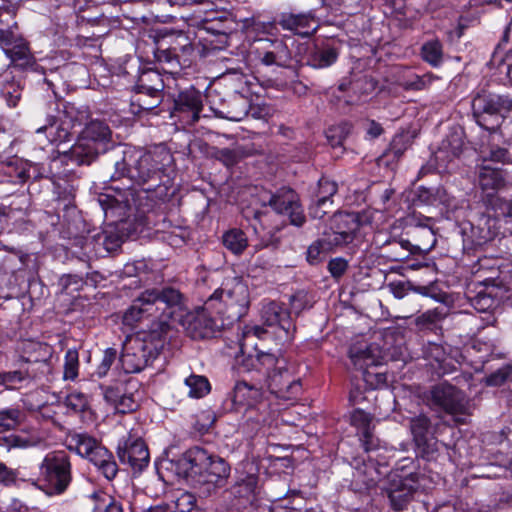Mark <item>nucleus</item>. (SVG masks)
Masks as SVG:
<instances>
[{"mask_svg": "<svg viewBox=\"0 0 512 512\" xmlns=\"http://www.w3.org/2000/svg\"><path fill=\"white\" fill-rule=\"evenodd\" d=\"M171 153L164 148L143 152L127 147L122 152V158L115 162L113 180L127 178L137 185H147L149 191L163 182L165 170L172 164Z\"/></svg>", "mask_w": 512, "mask_h": 512, "instance_id": "1", "label": "nucleus"}, {"mask_svg": "<svg viewBox=\"0 0 512 512\" xmlns=\"http://www.w3.org/2000/svg\"><path fill=\"white\" fill-rule=\"evenodd\" d=\"M183 295L173 287L150 288L142 291L123 315V323L133 327L145 318H153L148 330L157 329L164 322L167 332L170 330L168 320L176 308H180Z\"/></svg>", "mask_w": 512, "mask_h": 512, "instance_id": "2", "label": "nucleus"}, {"mask_svg": "<svg viewBox=\"0 0 512 512\" xmlns=\"http://www.w3.org/2000/svg\"><path fill=\"white\" fill-rule=\"evenodd\" d=\"M182 461L187 466V476L195 480L199 492L204 496L224 486L230 474V466L224 459L208 454L200 447L188 450Z\"/></svg>", "mask_w": 512, "mask_h": 512, "instance_id": "3", "label": "nucleus"}, {"mask_svg": "<svg viewBox=\"0 0 512 512\" xmlns=\"http://www.w3.org/2000/svg\"><path fill=\"white\" fill-rule=\"evenodd\" d=\"M166 337L167 326L164 322L158 324L155 330H142L127 336L120 356L122 369L126 373L140 372L158 355Z\"/></svg>", "mask_w": 512, "mask_h": 512, "instance_id": "4", "label": "nucleus"}, {"mask_svg": "<svg viewBox=\"0 0 512 512\" xmlns=\"http://www.w3.org/2000/svg\"><path fill=\"white\" fill-rule=\"evenodd\" d=\"M249 305V289L240 278L226 281L207 299V307H215L216 313L223 315L229 322L240 320Z\"/></svg>", "mask_w": 512, "mask_h": 512, "instance_id": "5", "label": "nucleus"}, {"mask_svg": "<svg viewBox=\"0 0 512 512\" xmlns=\"http://www.w3.org/2000/svg\"><path fill=\"white\" fill-rule=\"evenodd\" d=\"M283 360L278 359L271 353H257L255 357L249 355L243 359L242 367L249 371L251 367L261 366L270 379L269 388L277 397L291 399L301 390L299 381L294 380L286 369H283Z\"/></svg>", "mask_w": 512, "mask_h": 512, "instance_id": "6", "label": "nucleus"}, {"mask_svg": "<svg viewBox=\"0 0 512 512\" xmlns=\"http://www.w3.org/2000/svg\"><path fill=\"white\" fill-rule=\"evenodd\" d=\"M110 138L109 126L102 121L93 120L85 126L76 143L63 156L77 165H89L99 153L105 151V145Z\"/></svg>", "mask_w": 512, "mask_h": 512, "instance_id": "7", "label": "nucleus"}, {"mask_svg": "<svg viewBox=\"0 0 512 512\" xmlns=\"http://www.w3.org/2000/svg\"><path fill=\"white\" fill-rule=\"evenodd\" d=\"M471 106L477 124L494 131L512 110V98L482 90L474 96Z\"/></svg>", "mask_w": 512, "mask_h": 512, "instance_id": "8", "label": "nucleus"}, {"mask_svg": "<svg viewBox=\"0 0 512 512\" xmlns=\"http://www.w3.org/2000/svg\"><path fill=\"white\" fill-rule=\"evenodd\" d=\"M39 470L43 489L50 496L63 494L72 481L70 458L64 451L48 453L42 460Z\"/></svg>", "mask_w": 512, "mask_h": 512, "instance_id": "9", "label": "nucleus"}, {"mask_svg": "<svg viewBox=\"0 0 512 512\" xmlns=\"http://www.w3.org/2000/svg\"><path fill=\"white\" fill-rule=\"evenodd\" d=\"M428 403L452 415L458 424H465L471 406L465 393L448 383L435 385L429 392Z\"/></svg>", "mask_w": 512, "mask_h": 512, "instance_id": "10", "label": "nucleus"}, {"mask_svg": "<svg viewBox=\"0 0 512 512\" xmlns=\"http://www.w3.org/2000/svg\"><path fill=\"white\" fill-rule=\"evenodd\" d=\"M262 201L263 205H269L276 213L288 216L292 225L300 227L304 224L303 209L298 195L293 190L282 188L275 194L265 193Z\"/></svg>", "mask_w": 512, "mask_h": 512, "instance_id": "11", "label": "nucleus"}, {"mask_svg": "<svg viewBox=\"0 0 512 512\" xmlns=\"http://www.w3.org/2000/svg\"><path fill=\"white\" fill-rule=\"evenodd\" d=\"M215 307H207V301L204 306L198 308L195 313L188 318L187 331L194 339L211 337L224 325L223 319L212 316Z\"/></svg>", "mask_w": 512, "mask_h": 512, "instance_id": "12", "label": "nucleus"}, {"mask_svg": "<svg viewBox=\"0 0 512 512\" xmlns=\"http://www.w3.org/2000/svg\"><path fill=\"white\" fill-rule=\"evenodd\" d=\"M0 44L6 46L13 44L12 48L5 49L4 52L15 66L27 68L35 64V58L27 43L21 39L18 40L12 28L0 27Z\"/></svg>", "mask_w": 512, "mask_h": 512, "instance_id": "13", "label": "nucleus"}, {"mask_svg": "<svg viewBox=\"0 0 512 512\" xmlns=\"http://www.w3.org/2000/svg\"><path fill=\"white\" fill-rule=\"evenodd\" d=\"M118 456L122 463L128 464L134 471H142L150 461L148 447L141 437L130 434L123 447H119Z\"/></svg>", "mask_w": 512, "mask_h": 512, "instance_id": "14", "label": "nucleus"}, {"mask_svg": "<svg viewBox=\"0 0 512 512\" xmlns=\"http://www.w3.org/2000/svg\"><path fill=\"white\" fill-rule=\"evenodd\" d=\"M349 356L353 365L363 371L366 381L370 373L367 369L381 365L385 359V353L377 343L355 344L349 350Z\"/></svg>", "mask_w": 512, "mask_h": 512, "instance_id": "15", "label": "nucleus"}, {"mask_svg": "<svg viewBox=\"0 0 512 512\" xmlns=\"http://www.w3.org/2000/svg\"><path fill=\"white\" fill-rule=\"evenodd\" d=\"M202 109L201 93L194 88L180 92L175 99V111L182 114L181 120L187 125H194L199 120Z\"/></svg>", "mask_w": 512, "mask_h": 512, "instance_id": "16", "label": "nucleus"}, {"mask_svg": "<svg viewBox=\"0 0 512 512\" xmlns=\"http://www.w3.org/2000/svg\"><path fill=\"white\" fill-rule=\"evenodd\" d=\"M430 420L424 415L417 416L411 420V431L417 448L423 456L433 457L437 448V440L429 433Z\"/></svg>", "mask_w": 512, "mask_h": 512, "instance_id": "17", "label": "nucleus"}, {"mask_svg": "<svg viewBox=\"0 0 512 512\" xmlns=\"http://www.w3.org/2000/svg\"><path fill=\"white\" fill-rule=\"evenodd\" d=\"M334 225L335 230L327 234L332 240L339 242V247L351 243L360 227L358 217L354 213H340L335 215Z\"/></svg>", "mask_w": 512, "mask_h": 512, "instance_id": "18", "label": "nucleus"}, {"mask_svg": "<svg viewBox=\"0 0 512 512\" xmlns=\"http://www.w3.org/2000/svg\"><path fill=\"white\" fill-rule=\"evenodd\" d=\"M261 317L268 326H278L286 335L294 330L290 312L280 303L269 301L263 304L261 309Z\"/></svg>", "mask_w": 512, "mask_h": 512, "instance_id": "19", "label": "nucleus"}, {"mask_svg": "<svg viewBox=\"0 0 512 512\" xmlns=\"http://www.w3.org/2000/svg\"><path fill=\"white\" fill-rule=\"evenodd\" d=\"M350 421L359 431L365 450L371 452L378 449L379 441L372 432V416L361 409H356L352 412Z\"/></svg>", "mask_w": 512, "mask_h": 512, "instance_id": "20", "label": "nucleus"}, {"mask_svg": "<svg viewBox=\"0 0 512 512\" xmlns=\"http://www.w3.org/2000/svg\"><path fill=\"white\" fill-rule=\"evenodd\" d=\"M408 221L411 225L419 227V229L416 231L418 240L413 245V248L422 253H428L431 251L436 244V237L430 226L431 218L419 217L413 213L408 218Z\"/></svg>", "mask_w": 512, "mask_h": 512, "instance_id": "21", "label": "nucleus"}, {"mask_svg": "<svg viewBox=\"0 0 512 512\" xmlns=\"http://www.w3.org/2000/svg\"><path fill=\"white\" fill-rule=\"evenodd\" d=\"M31 170H36L35 165L19 158L0 164V171L7 181L18 185H23L32 177Z\"/></svg>", "mask_w": 512, "mask_h": 512, "instance_id": "22", "label": "nucleus"}, {"mask_svg": "<svg viewBox=\"0 0 512 512\" xmlns=\"http://www.w3.org/2000/svg\"><path fill=\"white\" fill-rule=\"evenodd\" d=\"M271 424V417L266 405L246 408L244 421L241 424L243 433L253 436L260 432L266 425Z\"/></svg>", "mask_w": 512, "mask_h": 512, "instance_id": "23", "label": "nucleus"}, {"mask_svg": "<svg viewBox=\"0 0 512 512\" xmlns=\"http://www.w3.org/2000/svg\"><path fill=\"white\" fill-rule=\"evenodd\" d=\"M382 455L377 454L375 457L369 456L367 461H364L363 467L358 468L357 473L363 476V483L367 487L375 486L378 481L388 473L389 462L382 461Z\"/></svg>", "mask_w": 512, "mask_h": 512, "instance_id": "24", "label": "nucleus"}, {"mask_svg": "<svg viewBox=\"0 0 512 512\" xmlns=\"http://www.w3.org/2000/svg\"><path fill=\"white\" fill-rule=\"evenodd\" d=\"M164 88L163 80L159 73L155 71L145 72L139 79L137 89L142 93L151 95V102L145 103L146 108H155L162 101L161 92Z\"/></svg>", "mask_w": 512, "mask_h": 512, "instance_id": "25", "label": "nucleus"}, {"mask_svg": "<svg viewBox=\"0 0 512 512\" xmlns=\"http://www.w3.org/2000/svg\"><path fill=\"white\" fill-rule=\"evenodd\" d=\"M477 174L480 188L489 195L504 186L502 171L490 164H478Z\"/></svg>", "mask_w": 512, "mask_h": 512, "instance_id": "26", "label": "nucleus"}, {"mask_svg": "<svg viewBox=\"0 0 512 512\" xmlns=\"http://www.w3.org/2000/svg\"><path fill=\"white\" fill-rule=\"evenodd\" d=\"M261 397L260 388L255 385H250L245 381H239L235 384L232 393V403L235 410L244 406L254 407V403Z\"/></svg>", "mask_w": 512, "mask_h": 512, "instance_id": "27", "label": "nucleus"}, {"mask_svg": "<svg viewBox=\"0 0 512 512\" xmlns=\"http://www.w3.org/2000/svg\"><path fill=\"white\" fill-rule=\"evenodd\" d=\"M87 458L108 480L116 476L118 468L113 455L102 445L99 444Z\"/></svg>", "mask_w": 512, "mask_h": 512, "instance_id": "28", "label": "nucleus"}, {"mask_svg": "<svg viewBox=\"0 0 512 512\" xmlns=\"http://www.w3.org/2000/svg\"><path fill=\"white\" fill-rule=\"evenodd\" d=\"M337 247H339V242L332 240L326 233L322 238L314 241L308 247L306 259L311 265L319 264L325 259L328 253Z\"/></svg>", "mask_w": 512, "mask_h": 512, "instance_id": "29", "label": "nucleus"}, {"mask_svg": "<svg viewBox=\"0 0 512 512\" xmlns=\"http://www.w3.org/2000/svg\"><path fill=\"white\" fill-rule=\"evenodd\" d=\"M415 481L411 478H405L404 482L397 488L389 492V498L392 507L397 510H403L410 502L416 491Z\"/></svg>", "mask_w": 512, "mask_h": 512, "instance_id": "30", "label": "nucleus"}, {"mask_svg": "<svg viewBox=\"0 0 512 512\" xmlns=\"http://www.w3.org/2000/svg\"><path fill=\"white\" fill-rule=\"evenodd\" d=\"M289 60V52L287 46L280 40L270 43V49L260 54V61L264 65L284 66Z\"/></svg>", "mask_w": 512, "mask_h": 512, "instance_id": "31", "label": "nucleus"}, {"mask_svg": "<svg viewBox=\"0 0 512 512\" xmlns=\"http://www.w3.org/2000/svg\"><path fill=\"white\" fill-rule=\"evenodd\" d=\"M105 399L114 405L119 413H129L138 407L133 395L123 394L118 389L108 388L105 392Z\"/></svg>", "mask_w": 512, "mask_h": 512, "instance_id": "32", "label": "nucleus"}, {"mask_svg": "<svg viewBox=\"0 0 512 512\" xmlns=\"http://www.w3.org/2000/svg\"><path fill=\"white\" fill-rule=\"evenodd\" d=\"M99 443L86 433H74L69 437L68 449L82 457H88Z\"/></svg>", "mask_w": 512, "mask_h": 512, "instance_id": "33", "label": "nucleus"}, {"mask_svg": "<svg viewBox=\"0 0 512 512\" xmlns=\"http://www.w3.org/2000/svg\"><path fill=\"white\" fill-rule=\"evenodd\" d=\"M223 245L232 253L241 254L248 245V239L245 233L239 229H231L222 237Z\"/></svg>", "mask_w": 512, "mask_h": 512, "instance_id": "34", "label": "nucleus"}, {"mask_svg": "<svg viewBox=\"0 0 512 512\" xmlns=\"http://www.w3.org/2000/svg\"><path fill=\"white\" fill-rule=\"evenodd\" d=\"M185 386L188 388V396L191 398H202L210 391V384L206 377L192 374L185 379Z\"/></svg>", "mask_w": 512, "mask_h": 512, "instance_id": "35", "label": "nucleus"}, {"mask_svg": "<svg viewBox=\"0 0 512 512\" xmlns=\"http://www.w3.org/2000/svg\"><path fill=\"white\" fill-rule=\"evenodd\" d=\"M421 55L424 61L432 66H438L443 59L442 45L438 40H431L423 44Z\"/></svg>", "mask_w": 512, "mask_h": 512, "instance_id": "36", "label": "nucleus"}, {"mask_svg": "<svg viewBox=\"0 0 512 512\" xmlns=\"http://www.w3.org/2000/svg\"><path fill=\"white\" fill-rule=\"evenodd\" d=\"M338 58L334 48L318 49L312 53L310 63L314 68H326L331 66Z\"/></svg>", "mask_w": 512, "mask_h": 512, "instance_id": "37", "label": "nucleus"}, {"mask_svg": "<svg viewBox=\"0 0 512 512\" xmlns=\"http://www.w3.org/2000/svg\"><path fill=\"white\" fill-rule=\"evenodd\" d=\"M22 412L18 408L0 410V432L15 429L22 421Z\"/></svg>", "mask_w": 512, "mask_h": 512, "instance_id": "38", "label": "nucleus"}, {"mask_svg": "<svg viewBox=\"0 0 512 512\" xmlns=\"http://www.w3.org/2000/svg\"><path fill=\"white\" fill-rule=\"evenodd\" d=\"M257 486V477L254 474H248L239 478L233 486V494L240 498L250 497Z\"/></svg>", "mask_w": 512, "mask_h": 512, "instance_id": "39", "label": "nucleus"}, {"mask_svg": "<svg viewBox=\"0 0 512 512\" xmlns=\"http://www.w3.org/2000/svg\"><path fill=\"white\" fill-rule=\"evenodd\" d=\"M79 371V355L76 349H68L64 359V380H75Z\"/></svg>", "mask_w": 512, "mask_h": 512, "instance_id": "40", "label": "nucleus"}, {"mask_svg": "<svg viewBox=\"0 0 512 512\" xmlns=\"http://www.w3.org/2000/svg\"><path fill=\"white\" fill-rule=\"evenodd\" d=\"M441 146L448 149L452 156H460L464 149V139L462 131L451 132L442 142Z\"/></svg>", "mask_w": 512, "mask_h": 512, "instance_id": "41", "label": "nucleus"}, {"mask_svg": "<svg viewBox=\"0 0 512 512\" xmlns=\"http://www.w3.org/2000/svg\"><path fill=\"white\" fill-rule=\"evenodd\" d=\"M18 6L9 0H0V25L6 28L16 26L14 21Z\"/></svg>", "mask_w": 512, "mask_h": 512, "instance_id": "42", "label": "nucleus"}, {"mask_svg": "<svg viewBox=\"0 0 512 512\" xmlns=\"http://www.w3.org/2000/svg\"><path fill=\"white\" fill-rule=\"evenodd\" d=\"M417 195L419 201L422 203L427 205H435L438 202H442L444 200L445 193L440 188L419 187Z\"/></svg>", "mask_w": 512, "mask_h": 512, "instance_id": "43", "label": "nucleus"}, {"mask_svg": "<svg viewBox=\"0 0 512 512\" xmlns=\"http://www.w3.org/2000/svg\"><path fill=\"white\" fill-rule=\"evenodd\" d=\"M481 164L488 162L504 163L508 159V151L501 147H491L489 150H480Z\"/></svg>", "mask_w": 512, "mask_h": 512, "instance_id": "44", "label": "nucleus"}, {"mask_svg": "<svg viewBox=\"0 0 512 512\" xmlns=\"http://www.w3.org/2000/svg\"><path fill=\"white\" fill-rule=\"evenodd\" d=\"M337 192V185L335 182L328 179L319 180V198L318 205L332 204L330 198Z\"/></svg>", "mask_w": 512, "mask_h": 512, "instance_id": "45", "label": "nucleus"}, {"mask_svg": "<svg viewBox=\"0 0 512 512\" xmlns=\"http://www.w3.org/2000/svg\"><path fill=\"white\" fill-rule=\"evenodd\" d=\"M65 403L70 410L76 413L84 412L89 406L88 397L85 394L76 391L70 393L66 397Z\"/></svg>", "mask_w": 512, "mask_h": 512, "instance_id": "46", "label": "nucleus"}, {"mask_svg": "<svg viewBox=\"0 0 512 512\" xmlns=\"http://www.w3.org/2000/svg\"><path fill=\"white\" fill-rule=\"evenodd\" d=\"M313 20L309 14H298L289 16L285 22L290 29L296 30L300 34L308 35L310 32L299 31L300 28H310V22Z\"/></svg>", "mask_w": 512, "mask_h": 512, "instance_id": "47", "label": "nucleus"}, {"mask_svg": "<svg viewBox=\"0 0 512 512\" xmlns=\"http://www.w3.org/2000/svg\"><path fill=\"white\" fill-rule=\"evenodd\" d=\"M265 330L259 326H245L242 330L239 344L242 352L248 346L249 342L252 344L254 338H261Z\"/></svg>", "mask_w": 512, "mask_h": 512, "instance_id": "48", "label": "nucleus"}, {"mask_svg": "<svg viewBox=\"0 0 512 512\" xmlns=\"http://www.w3.org/2000/svg\"><path fill=\"white\" fill-rule=\"evenodd\" d=\"M512 375V367L505 365L486 377V384L489 386H500Z\"/></svg>", "mask_w": 512, "mask_h": 512, "instance_id": "49", "label": "nucleus"}, {"mask_svg": "<svg viewBox=\"0 0 512 512\" xmlns=\"http://www.w3.org/2000/svg\"><path fill=\"white\" fill-rule=\"evenodd\" d=\"M459 157L460 156H452L451 152L441 145L434 154L437 169L440 171L447 170L449 164L452 163L455 159H458Z\"/></svg>", "mask_w": 512, "mask_h": 512, "instance_id": "50", "label": "nucleus"}, {"mask_svg": "<svg viewBox=\"0 0 512 512\" xmlns=\"http://www.w3.org/2000/svg\"><path fill=\"white\" fill-rule=\"evenodd\" d=\"M26 378L27 374L20 370L0 372V385L12 388L13 385L24 381Z\"/></svg>", "mask_w": 512, "mask_h": 512, "instance_id": "51", "label": "nucleus"}, {"mask_svg": "<svg viewBox=\"0 0 512 512\" xmlns=\"http://www.w3.org/2000/svg\"><path fill=\"white\" fill-rule=\"evenodd\" d=\"M117 357V351L114 348H108L104 351L101 363L99 364L96 374L98 377H104L111 368V365Z\"/></svg>", "mask_w": 512, "mask_h": 512, "instance_id": "52", "label": "nucleus"}, {"mask_svg": "<svg viewBox=\"0 0 512 512\" xmlns=\"http://www.w3.org/2000/svg\"><path fill=\"white\" fill-rule=\"evenodd\" d=\"M433 80L432 75L426 74L423 76L414 75L412 79L403 83V87L407 90H422L425 89Z\"/></svg>", "mask_w": 512, "mask_h": 512, "instance_id": "53", "label": "nucleus"}, {"mask_svg": "<svg viewBox=\"0 0 512 512\" xmlns=\"http://www.w3.org/2000/svg\"><path fill=\"white\" fill-rule=\"evenodd\" d=\"M8 448H29L38 444V440L31 437L10 435L5 438Z\"/></svg>", "mask_w": 512, "mask_h": 512, "instance_id": "54", "label": "nucleus"}, {"mask_svg": "<svg viewBox=\"0 0 512 512\" xmlns=\"http://www.w3.org/2000/svg\"><path fill=\"white\" fill-rule=\"evenodd\" d=\"M194 505V496L190 493H182L174 502V512H190Z\"/></svg>", "mask_w": 512, "mask_h": 512, "instance_id": "55", "label": "nucleus"}, {"mask_svg": "<svg viewBox=\"0 0 512 512\" xmlns=\"http://www.w3.org/2000/svg\"><path fill=\"white\" fill-rule=\"evenodd\" d=\"M3 95L10 107H15L21 98L19 86L8 84L3 89Z\"/></svg>", "mask_w": 512, "mask_h": 512, "instance_id": "56", "label": "nucleus"}, {"mask_svg": "<svg viewBox=\"0 0 512 512\" xmlns=\"http://www.w3.org/2000/svg\"><path fill=\"white\" fill-rule=\"evenodd\" d=\"M442 317V313L438 309L428 310L417 317L416 323L418 325L427 326L438 322Z\"/></svg>", "mask_w": 512, "mask_h": 512, "instance_id": "57", "label": "nucleus"}, {"mask_svg": "<svg viewBox=\"0 0 512 512\" xmlns=\"http://www.w3.org/2000/svg\"><path fill=\"white\" fill-rule=\"evenodd\" d=\"M348 263L343 258H335L328 263V270L335 278L341 277L347 270Z\"/></svg>", "mask_w": 512, "mask_h": 512, "instance_id": "58", "label": "nucleus"}, {"mask_svg": "<svg viewBox=\"0 0 512 512\" xmlns=\"http://www.w3.org/2000/svg\"><path fill=\"white\" fill-rule=\"evenodd\" d=\"M43 131L49 132V137H51L52 142L65 140L68 136V132L63 128L54 127L53 124L49 126H43L36 130L37 133H41Z\"/></svg>", "mask_w": 512, "mask_h": 512, "instance_id": "59", "label": "nucleus"}, {"mask_svg": "<svg viewBox=\"0 0 512 512\" xmlns=\"http://www.w3.org/2000/svg\"><path fill=\"white\" fill-rule=\"evenodd\" d=\"M151 102V95L148 94V93H142L141 91H139V89H137L136 91V94L132 100V106H137L138 109L137 110H133V112H140V111H150L152 110L153 108H146L145 107V103H150Z\"/></svg>", "mask_w": 512, "mask_h": 512, "instance_id": "60", "label": "nucleus"}, {"mask_svg": "<svg viewBox=\"0 0 512 512\" xmlns=\"http://www.w3.org/2000/svg\"><path fill=\"white\" fill-rule=\"evenodd\" d=\"M219 158L225 163L227 166L234 165L237 162V155L233 150L230 149H222L219 152Z\"/></svg>", "mask_w": 512, "mask_h": 512, "instance_id": "61", "label": "nucleus"}, {"mask_svg": "<svg viewBox=\"0 0 512 512\" xmlns=\"http://www.w3.org/2000/svg\"><path fill=\"white\" fill-rule=\"evenodd\" d=\"M0 480L5 484L14 482L15 474L4 463L0 462Z\"/></svg>", "mask_w": 512, "mask_h": 512, "instance_id": "62", "label": "nucleus"}, {"mask_svg": "<svg viewBox=\"0 0 512 512\" xmlns=\"http://www.w3.org/2000/svg\"><path fill=\"white\" fill-rule=\"evenodd\" d=\"M383 129L380 124L375 122L374 120L369 121L367 133L372 137L376 138L381 135Z\"/></svg>", "mask_w": 512, "mask_h": 512, "instance_id": "63", "label": "nucleus"}, {"mask_svg": "<svg viewBox=\"0 0 512 512\" xmlns=\"http://www.w3.org/2000/svg\"><path fill=\"white\" fill-rule=\"evenodd\" d=\"M327 205H318V201L310 208V215L314 218H322L327 211L324 209Z\"/></svg>", "mask_w": 512, "mask_h": 512, "instance_id": "64", "label": "nucleus"}]
</instances>
